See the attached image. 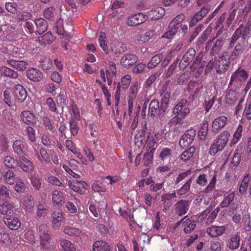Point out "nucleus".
<instances>
[{"mask_svg": "<svg viewBox=\"0 0 251 251\" xmlns=\"http://www.w3.org/2000/svg\"><path fill=\"white\" fill-rule=\"evenodd\" d=\"M68 186L74 191L81 195L83 194L88 188V184L84 181H68Z\"/></svg>", "mask_w": 251, "mask_h": 251, "instance_id": "obj_15", "label": "nucleus"}, {"mask_svg": "<svg viewBox=\"0 0 251 251\" xmlns=\"http://www.w3.org/2000/svg\"><path fill=\"white\" fill-rule=\"evenodd\" d=\"M195 136L196 130L194 129L187 130L179 141L180 146L182 148L189 146L194 141Z\"/></svg>", "mask_w": 251, "mask_h": 251, "instance_id": "obj_12", "label": "nucleus"}, {"mask_svg": "<svg viewBox=\"0 0 251 251\" xmlns=\"http://www.w3.org/2000/svg\"><path fill=\"white\" fill-rule=\"evenodd\" d=\"M93 251H110V247L106 241L98 240L93 244Z\"/></svg>", "mask_w": 251, "mask_h": 251, "instance_id": "obj_37", "label": "nucleus"}, {"mask_svg": "<svg viewBox=\"0 0 251 251\" xmlns=\"http://www.w3.org/2000/svg\"><path fill=\"white\" fill-rule=\"evenodd\" d=\"M60 244L64 251H75L76 250L75 245L68 240H60Z\"/></svg>", "mask_w": 251, "mask_h": 251, "instance_id": "obj_55", "label": "nucleus"}, {"mask_svg": "<svg viewBox=\"0 0 251 251\" xmlns=\"http://www.w3.org/2000/svg\"><path fill=\"white\" fill-rule=\"evenodd\" d=\"M77 120H75L74 118H71L69 120V124L70 125V130L71 135L75 136H76L79 130V127L78 126Z\"/></svg>", "mask_w": 251, "mask_h": 251, "instance_id": "obj_54", "label": "nucleus"}, {"mask_svg": "<svg viewBox=\"0 0 251 251\" xmlns=\"http://www.w3.org/2000/svg\"><path fill=\"white\" fill-rule=\"evenodd\" d=\"M241 237L239 232L232 234L227 240L226 243L227 247L230 250L237 249L240 245Z\"/></svg>", "mask_w": 251, "mask_h": 251, "instance_id": "obj_20", "label": "nucleus"}, {"mask_svg": "<svg viewBox=\"0 0 251 251\" xmlns=\"http://www.w3.org/2000/svg\"><path fill=\"white\" fill-rule=\"evenodd\" d=\"M165 14V9L161 7H157L147 12L148 19L150 18L152 20H157L162 18Z\"/></svg>", "mask_w": 251, "mask_h": 251, "instance_id": "obj_26", "label": "nucleus"}, {"mask_svg": "<svg viewBox=\"0 0 251 251\" xmlns=\"http://www.w3.org/2000/svg\"><path fill=\"white\" fill-rule=\"evenodd\" d=\"M226 228V225H212L206 229V233L211 237H218L224 234Z\"/></svg>", "mask_w": 251, "mask_h": 251, "instance_id": "obj_17", "label": "nucleus"}, {"mask_svg": "<svg viewBox=\"0 0 251 251\" xmlns=\"http://www.w3.org/2000/svg\"><path fill=\"white\" fill-rule=\"evenodd\" d=\"M3 221L5 224L11 230H17L21 226L20 220L15 217L4 218Z\"/></svg>", "mask_w": 251, "mask_h": 251, "instance_id": "obj_27", "label": "nucleus"}, {"mask_svg": "<svg viewBox=\"0 0 251 251\" xmlns=\"http://www.w3.org/2000/svg\"><path fill=\"white\" fill-rule=\"evenodd\" d=\"M196 55V51L193 48H190L183 56L184 62L191 63L194 59Z\"/></svg>", "mask_w": 251, "mask_h": 251, "instance_id": "obj_58", "label": "nucleus"}, {"mask_svg": "<svg viewBox=\"0 0 251 251\" xmlns=\"http://www.w3.org/2000/svg\"><path fill=\"white\" fill-rule=\"evenodd\" d=\"M185 217L186 218L183 222V231L185 233L188 234L194 230L196 226V222L187 215Z\"/></svg>", "mask_w": 251, "mask_h": 251, "instance_id": "obj_30", "label": "nucleus"}, {"mask_svg": "<svg viewBox=\"0 0 251 251\" xmlns=\"http://www.w3.org/2000/svg\"><path fill=\"white\" fill-rule=\"evenodd\" d=\"M21 117L23 122L27 125L35 124L36 122L34 114L29 111L22 112Z\"/></svg>", "mask_w": 251, "mask_h": 251, "instance_id": "obj_35", "label": "nucleus"}, {"mask_svg": "<svg viewBox=\"0 0 251 251\" xmlns=\"http://www.w3.org/2000/svg\"><path fill=\"white\" fill-rule=\"evenodd\" d=\"M51 217L52 218V226L54 229H59L65 222V218L62 211H54L52 214Z\"/></svg>", "mask_w": 251, "mask_h": 251, "instance_id": "obj_22", "label": "nucleus"}, {"mask_svg": "<svg viewBox=\"0 0 251 251\" xmlns=\"http://www.w3.org/2000/svg\"><path fill=\"white\" fill-rule=\"evenodd\" d=\"M15 209L13 205L7 202L0 204V213L3 215H9L14 213Z\"/></svg>", "mask_w": 251, "mask_h": 251, "instance_id": "obj_42", "label": "nucleus"}, {"mask_svg": "<svg viewBox=\"0 0 251 251\" xmlns=\"http://www.w3.org/2000/svg\"><path fill=\"white\" fill-rule=\"evenodd\" d=\"M0 72L1 75L3 76L13 78H16L18 76V73L16 72L5 66L1 67L0 68Z\"/></svg>", "mask_w": 251, "mask_h": 251, "instance_id": "obj_48", "label": "nucleus"}, {"mask_svg": "<svg viewBox=\"0 0 251 251\" xmlns=\"http://www.w3.org/2000/svg\"><path fill=\"white\" fill-rule=\"evenodd\" d=\"M190 204L189 201L180 200L174 204L173 210L175 214L183 216L189 211Z\"/></svg>", "mask_w": 251, "mask_h": 251, "instance_id": "obj_9", "label": "nucleus"}, {"mask_svg": "<svg viewBox=\"0 0 251 251\" xmlns=\"http://www.w3.org/2000/svg\"><path fill=\"white\" fill-rule=\"evenodd\" d=\"M160 96L162 97L161 100V104L166 107V109L168 106L170 99V93L167 89V87H163L159 92Z\"/></svg>", "mask_w": 251, "mask_h": 251, "instance_id": "obj_41", "label": "nucleus"}, {"mask_svg": "<svg viewBox=\"0 0 251 251\" xmlns=\"http://www.w3.org/2000/svg\"><path fill=\"white\" fill-rule=\"evenodd\" d=\"M19 164L22 170L26 173H30L33 171L32 163L25 157L20 158Z\"/></svg>", "mask_w": 251, "mask_h": 251, "instance_id": "obj_33", "label": "nucleus"}, {"mask_svg": "<svg viewBox=\"0 0 251 251\" xmlns=\"http://www.w3.org/2000/svg\"><path fill=\"white\" fill-rule=\"evenodd\" d=\"M49 212V207L48 205L40 203L37 207L36 215L39 219H44Z\"/></svg>", "mask_w": 251, "mask_h": 251, "instance_id": "obj_40", "label": "nucleus"}, {"mask_svg": "<svg viewBox=\"0 0 251 251\" xmlns=\"http://www.w3.org/2000/svg\"><path fill=\"white\" fill-rule=\"evenodd\" d=\"M176 195L175 191L172 193H164L161 196V202L164 212L169 211L173 203L176 201Z\"/></svg>", "mask_w": 251, "mask_h": 251, "instance_id": "obj_10", "label": "nucleus"}, {"mask_svg": "<svg viewBox=\"0 0 251 251\" xmlns=\"http://www.w3.org/2000/svg\"><path fill=\"white\" fill-rule=\"evenodd\" d=\"M98 42L100 47L102 49L104 52L107 54H110V50L107 46L106 35L104 33L101 32L98 38Z\"/></svg>", "mask_w": 251, "mask_h": 251, "instance_id": "obj_46", "label": "nucleus"}, {"mask_svg": "<svg viewBox=\"0 0 251 251\" xmlns=\"http://www.w3.org/2000/svg\"><path fill=\"white\" fill-rule=\"evenodd\" d=\"M38 40L41 45L46 46L51 44L54 40V37L51 32L49 31L43 36L38 37Z\"/></svg>", "mask_w": 251, "mask_h": 251, "instance_id": "obj_45", "label": "nucleus"}, {"mask_svg": "<svg viewBox=\"0 0 251 251\" xmlns=\"http://www.w3.org/2000/svg\"><path fill=\"white\" fill-rule=\"evenodd\" d=\"M231 61L228 58V51H224L219 57L212 58L208 62L204 71L205 75L211 73L213 69L218 75L225 74L229 68Z\"/></svg>", "mask_w": 251, "mask_h": 251, "instance_id": "obj_2", "label": "nucleus"}, {"mask_svg": "<svg viewBox=\"0 0 251 251\" xmlns=\"http://www.w3.org/2000/svg\"><path fill=\"white\" fill-rule=\"evenodd\" d=\"M228 122V119L225 116L218 117L214 119L212 124V131L214 134L219 133Z\"/></svg>", "mask_w": 251, "mask_h": 251, "instance_id": "obj_14", "label": "nucleus"}, {"mask_svg": "<svg viewBox=\"0 0 251 251\" xmlns=\"http://www.w3.org/2000/svg\"><path fill=\"white\" fill-rule=\"evenodd\" d=\"M190 110L188 101L185 99H182L174 107L173 113L183 118H186L190 114Z\"/></svg>", "mask_w": 251, "mask_h": 251, "instance_id": "obj_8", "label": "nucleus"}, {"mask_svg": "<svg viewBox=\"0 0 251 251\" xmlns=\"http://www.w3.org/2000/svg\"><path fill=\"white\" fill-rule=\"evenodd\" d=\"M249 76L248 71L239 67L231 75L229 85L234 86H240L247 80Z\"/></svg>", "mask_w": 251, "mask_h": 251, "instance_id": "obj_6", "label": "nucleus"}, {"mask_svg": "<svg viewBox=\"0 0 251 251\" xmlns=\"http://www.w3.org/2000/svg\"><path fill=\"white\" fill-rule=\"evenodd\" d=\"M229 136V131L227 130L223 131L211 145L209 153L211 155H214L218 152L222 151L227 143Z\"/></svg>", "mask_w": 251, "mask_h": 251, "instance_id": "obj_4", "label": "nucleus"}, {"mask_svg": "<svg viewBox=\"0 0 251 251\" xmlns=\"http://www.w3.org/2000/svg\"><path fill=\"white\" fill-rule=\"evenodd\" d=\"M46 228V226L44 225H42L39 226L40 233V246L46 251L50 249L55 246L54 245V242L51 238L50 235L48 233V232L46 233L42 232L43 229H45Z\"/></svg>", "mask_w": 251, "mask_h": 251, "instance_id": "obj_7", "label": "nucleus"}, {"mask_svg": "<svg viewBox=\"0 0 251 251\" xmlns=\"http://www.w3.org/2000/svg\"><path fill=\"white\" fill-rule=\"evenodd\" d=\"M148 20V16L142 13H138L128 17L126 23L130 26H137Z\"/></svg>", "mask_w": 251, "mask_h": 251, "instance_id": "obj_13", "label": "nucleus"}, {"mask_svg": "<svg viewBox=\"0 0 251 251\" xmlns=\"http://www.w3.org/2000/svg\"><path fill=\"white\" fill-rule=\"evenodd\" d=\"M23 208L26 213H32L34 210V200L32 196L27 194L23 199Z\"/></svg>", "mask_w": 251, "mask_h": 251, "instance_id": "obj_21", "label": "nucleus"}, {"mask_svg": "<svg viewBox=\"0 0 251 251\" xmlns=\"http://www.w3.org/2000/svg\"><path fill=\"white\" fill-rule=\"evenodd\" d=\"M196 149L194 147H190L182 152L180 156V159L184 162L187 161L192 157Z\"/></svg>", "mask_w": 251, "mask_h": 251, "instance_id": "obj_53", "label": "nucleus"}, {"mask_svg": "<svg viewBox=\"0 0 251 251\" xmlns=\"http://www.w3.org/2000/svg\"><path fill=\"white\" fill-rule=\"evenodd\" d=\"M172 154V149L168 147L163 148L159 153V157L162 161L167 160L170 159Z\"/></svg>", "mask_w": 251, "mask_h": 251, "instance_id": "obj_52", "label": "nucleus"}, {"mask_svg": "<svg viewBox=\"0 0 251 251\" xmlns=\"http://www.w3.org/2000/svg\"><path fill=\"white\" fill-rule=\"evenodd\" d=\"M13 93L15 99L19 102H23L26 99L27 95L26 89L21 84L15 85Z\"/></svg>", "mask_w": 251, "mask_h": 251, "instance_id": "obj_19", "label": "nucleus"}, {"mask_svg": "<svg viewBox=\"0 0 251 251\" xmlns=\"http://www.w3.org/2000/svg\"><path fill=\"white\" fill-rule=\"evenodd\" d=\"M26 75L28 78L34 82L40 81L43 78V73L35 68H29L26 72Z\"/></svg>", "mask_w": 251, "mask_h": 251, "instance_id": "obj_23", "label": "nucleus"}, {"mask_svg": "<svg viewBox=\"0 0 251 251\" xmlns=\"http://www.w3.org/2000/svg\"><path fill=\"white\" fill-rule=\"evenodd\" d=\"M135 143L140 147L144 144L145 140V133L144 131L138 132L134 137Z\"/></svg>", "mask_w": 251, "mask_h": 251, "instance_id": "obj_64", "label": "nucleus"}, {"mask_svg": "<svg viewBox=\"0 0 251 251\" xmlns=\"http://www.w3.org/2000/svg\"><path fill=\"white\" fill-rule=\"evenodd\" d=\"M154 35V32L153 30H149L146 32L144 34L140 35L139 41L141 43H145L149 42L152 39Z\"/></svg>", "mask_w": 251, "mask_h": 251, "instance_id": "obj_60", "label": "nucleus"}, {"mask_svg": "<svg viewBox=\"0 0 251 251\" xmlns=\"http://www.w3.org/2000/svg\"><path fill=\"white\" fill-rule=\"evenodd\" d=\"M138 58L135 54L126 53L121 59V64L125 68L133 66L138 61Z\"/></svg>", "mask_w": 251, "mask_h": 251, "instance_id": "obj_18", "label": "nucleus"}, {"mask_svg": "<svg viewBox=\"0 0 251 251\" xmlns=\"http://www.w3.org/2000/svg\"><path fill=\"white\" fill-rule=\"evenodd\" d=\"M211 9V5L208 4H204L191 19L190 23V27L194 26L200 20L202 19L208 13Z\"/></svg>", "mask_w": 251, "mask_h": 251, "instance_id": "obj_11", "label": "nucleus"}, {"mask_svg": "<svg viewBox=\"0 0 251 251\" xmlns=\"http://www.w3.org/2000/svg\"><path fill=\"white\" fill-rule=\"evenodd\" d=\"M7 63L12 67L21 71L25 70L28 65V63L26 61L23 60H15L14 59L8 60Z\"/></svg>", "mask_w": 251, "mask_h": 251, "instance_id": "obj_36", "label": "nucleus"}, {"mask_svg": "<svg viewBox=\"0 0 251 251\" xmlns=\"http://www.w3.org/2000/svg\"><path fill=\"white\" fill-rule=\"evenodd\" d=\"M192 182V178H189L186 182L178 190H176L177 194L179 196H183L188 192L191 188Z\"/></svg>", "mask_w": 251, "mask_h": 251, "instance_id": "obj_50", "label": "nucleus"}, {"mask_svg": "<svg viewBox=\"0 0 251 251\" xmlns=\"http://www.w3.org/2000/svg\"><path fill=\"white\" fill-rule=\"evenodd\" d=\"M180 29L179 26H175V27L170 26L169 25V30L163 35V38L171 39L173 38L176 33L179 32Z\"/></svg>", "mask_w": 251, "mask_h": 251, "instance_id": "obj_56", "label": "nucleus"}, {"mask_svg": "<svg viewBox=\"0 0 251 251\" xmlns=\"http://www.w3.org/2000/svg\"><path fill=\"white\" fill-rule=\"evenodd\" d=\"M243 227L246 232L251 230V216L246 214L243 218Z\"/></svg>", "mask_w": 251, "mask_h": 251, "instance_id": "obj_62", "label": "nucleus"}, {"mask_svg": "<svg viewBox=\"0 0 251 251\" xmlns=\"http://www.w3.org/2000/svg\"><path fill=\"white\" fill-rule=\"evenodd\" d=\"M243 135V126L242 125L239 124L237 127L235 129L233 137L230 142L229 146L232 147L235 145L241 139Z\"/></svg>", "mask_w": 251, "mask_h": 251, "instance_id": "obj_32", "label": "nucleus"}, {"mask_svg": "<svg viewBox=\"0 0 251 251\" xmlns=\"http://www.w3.org/2000/svg\"><path fill=\"white\" fill-rule=\"evenodd\" d=\"M166 110V107L159 104L158 100L154 99L149 104L148 116L153 119L156 116L160 119L164 117Z\"/></svg>", "mask_w": 251, "mask_h": 251, "instance_id": "obj_5", "label": "nucleus"}, {"mask_svg": "<svg viewBox=\"0 0 251 251\" xmlns=\"http://www.w3.org/2000/svg\"><path fill=\"white\" fill-rule=\"evenodd\" d=\"M3 162L4 164L10 168H14L19 165V162L10 156H5L4 158Z\"/></svg>", "mask_w": 251, "mask_h": 251, "instance_id": "obj_63", "label": "nucleus"}, {"mask_svg": "<svg viewBox=\"0 0 251 251\" xmlns=\"http://www.w3.org/2000/svg\"><path fill=\"white\" fill-rule=\"evenodd\" d=\"M52 201L54 206L61 207L65 201L64 193L59 190H54L52 193Z\"/></svg>", "mask_w": 251, "mask_h": 251, "instance_id": "obj_25", "label": "nucleus"}, {"mask_svg": "<svg viewBox=\"0 0 251 251\" xmlns=\"http://www.w3.org/2000/svg\"><path fill=\"white\" fill-rule=\"evenodd\" d=\"M47 181L49 183L55 187L64 186L62 180H61L58 177H57L52 175L49 176L47 179Z\"/></svg>", "mask_w": 251, "mask_h": 251, "instance_id": "obj_61", "label": "nucleus"}, {"mask_svg": "<svg viewBox=\"0 0 251 251\" xmlns=\"http://www.w3.org/2000/svg\"><path fill=\"white\" fill-rule=\"evenodd\" d=\"M162 54H157L154 55L151 59V60L148 64L149 69H152L156 67L162 60Z\"/></svg>", "mask_w": 251, "mask_h": 251, "instance_id": "obj_51", "label": "nucleus"}, {"mask_svg": "<svg viewBox=\"0 0 251 251\" xmlns=\"http://www.w3.org/2000/svg\"><path fill=\"white\" fill-rule=\"evenodd\" d=\"M212 42L213 45L210 50L209 54L211 56H215L221 52L224 45V40L223 38L220 37L215 40L214 38Z\"/></svg>", "mask_w": 251, "mask_h": 251, "instance_id": "obj_24", "label": "nucleus"}, {"mask_svg": "<svg viewBox=\"0 0 251 251\" xmlns=\"http://www.w3.org/2000/svg\"><path fill=\"white\" fill-rule=\"evenodd\" d=\"M250 179L251 176L249 174H246L244 176L242 181L239 185V193L241 196L243 195L246 193Z\"/></svg>", "mask_w": 251, "mask_h": 251, "instance_id": "obj_44", "label": "nucleus"}, {"mask_svg": "<svg viewBox=\"0 0 251 251\" xmlns=\"http://www.w3.org/2000/svg\"><path fill=\"white\" fill-rule=\"evenodd\" d=\"M64 233L70 236L79 237L82 233L80 229L74 226H66L63 230Z\"/></svg>", "mask_w": 251, "mask_h": 251, "instance_id": "obj_43", "label": "nucleus"}, {"mask_svg": "<svg viewBox=\"0 0 251 251\" xmlns=\"http://www.w3.org/2000/svg\"><path fill=\"white\" fill-rule=\"evenodd\" d=\"M13 148L15 153L23 156L26 150V144L20 140H16L13 144Z\"/></svg>", "mask_w": 251, "mask_h": 251, "instance_id": "obj_31", "label": "nucleus"}, {"mask_svg": "<svg viewBox=\"0 0 251 251\" xmlns=\"http://www.w3.org/2000/svg\"><path fill=\"white\" fill-rule=\"evenodd\" d=\"M239 94L235 91L229 90L226 93L225 102L229 105L234 104L237 101Z\"/></svg>", "mask_w": 251, "mask_h": 251, "instance_id": "obj_34", "label": "nucleus"}, {"mask_svg": "<svg viewBox=\"0 0 251 251\" xmlns=\"http://www.w3.org/2000/svg\"><path fill=\"white\" fill-rule=\"evenodd\" d=\"M36 156L39 164L43 165L44 163L49 164L51 163L49 154L47 150L43 148L40 149L39 152L36 153Z\"/></svg>", "mask_w": 251, "mask_h": 251, "instance_id": "obj_29", "label": "nucleus"}, {"mask_svg": "<svg viewBox=\"0 0 251 251\" xmlns=\"http://www.w3.org/2000/svg\"><path fill=\"white\" fill-rule=\"evenodd\" d=\"M5 181L10 185L14 184L17 179L13 172L8 170L4 175Z\"/></svg>", "mask_w": 251, "mask_h": 251, "instance_id": "obj_59", "label": "nucleus"}, {"mask_svg": "<svg viewBox=\"0 0 251 251\" xmlns=\"http://www.w3.org/2000/svg\"><path fill=\"white\" fill-rule=\"evenodd\" d=\"M208 124L207 122L203 123L200 128L198 132V135L201 140H204L208 134Z\"/></svg>", "mask_w": 251, "mask_h": 251, "instance_id": "obj_57", "label": "nucleus"}, {"mask_svg": "<svg viewBox=\"0 0 251 251\" xmlns=\"http://www.w3.org/2000/svg\"><path fill=\"white\" fill-rule=\"evenodd\" d=\"M34 23L35 24L37 29L36 32L40 35L43 34L44 32L48 29V23L43 18H40L36 19Z\"/></svg>", "mask_w": 251, "mask_h": 251, "instance_id": "obj_38", "label": "nucleus"}, {"mask_svg": "<svg viewBox=\"0 0 251 251\" xmlns=\"http://www.w3.org/2000/svg\"><path fill=\"white\" fill-rule=\"evenodd\" d=\"M220 211L219 207H217L213 210L209 215L206 213L205 211H203L201 212L198 217V221L201 222L206 218V224L208 225L212 223L217 216V215Z\"/></svg>", "mask_w": 251, "mask_h": 251, "instance_id": "obj_16", "label": "nucleus"}, {"mask_svg": "<svg viewBox=\"0 0 251 251\" xmlns=\"http://www.w3.org/2000/svg\"><path fill=\"white\" fill-rule=\"evenodd\" d=\"M56 14V9L54 6L47 8L44 13V17L51 21L55 20Z\"/></svg>", "mask_w": 251, "mask_h": 251, "instance_id": "obj_49", "label": "nucleus"}, {"mask_svg": "<svg viewBox=\"0 0 251 251\" xmlns=\"http://www.w3.org/2000/svg\"><path fill=\"white\" fill-rule=\"evenodd\" d=\"M127 50L126 45L118 42H113L111 44L110 53H113L115 54H120L126 51Z\"/></svg>", "mask_w": 251, "mask_h": 251, "instance_id": "obj_28", "label": "nucleus"}, {"mask_svg": "<svg viewBox=\"0 0 251 251\" xmlns=\"http://www.w3.org/2000/svg\"><path fill=\"white\" fill-rule=\"evenodd\" d=\"M235 196V193L233 192L225 195L223 201L220 204V206L222 208H225L229 206L234 199Z\"/></svg>", "mask_w": 251, "mask_h": 251, "instance_id": "obj_47", "label": "nucleus"}, {"mask_svg": "<svg viewBox=\"0 0 251 251\" xmlns=\"http://www.w3.org/2000/svg\"><path fill=\"white\" fill-rule=\"evenodd\" d=\"M251 34L249 27L241 25L229 39L227 49H232L228 51V58L231 61H236L243 54L245 47L246 41Z\"/></svg>", "mask_w": 251, "mask_h": 251, "instance_id": "obj_1", "label": "nucleus"}, {"mask_svg": "<svg viewBox=\"0 0 251 251\" xmlns=\"http://www.w3.org/2000/svg\"><path fill=\"white\" fill-rule=\"evenodd\" d=\"M217 177V175L215 171L203 173L198 176L196 183L201 187L206 186L203 191L204 193H211L216 188Z\"/></svg>", "mask_w": 251, "mask_h": 251, "instance_id": "obj_3", "label": "nucleus"}, {"mask_svg": "<svg viewBox=\"0 0 251 251\" xmlns=\"http://www.w3.org/2000/svg\"><path fill=\"white\" fill-rule=\"evenodd\" d=\"M157 135L156 134L150 135L148 136L147 139L146 140L147 151L152 150L153 148H154V151H155L157 147Z\"/></svg>", "mask_w": 251, "mask_h": 251, "instance_id": "obj_39", "label": "nucleus"}]
</instances>
